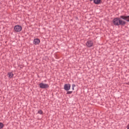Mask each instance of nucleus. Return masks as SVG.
<instances>
[{
    "label": "nucleus",
    "instance_id": "nucleus-7",
    "mask_svg": "<svg viewBox=\"0 0 129 129\" xmlns=\"http://www.w3.org/2000/svg\"><path fill=\"white\" fill-rule=\"evenodd\" d=\"M33 44L34 45H39V44H40V39L38 38L34 39L33 41Z\"/></svg>",
    "mask_w": 129,
    "mask_h": 129
},
{
    "label": "nucleus",
    "instance_id": "nucleus-13",
    "mask_svg": "<svg viewBox=\"0 0 129 129\" xmlns=\"http://www.w3.org/2000/svg\"><path fill=\"white\" fill-rule=\"evenodd\" d=\"M72 93V91H68L67 94H71Z\"/></svg>",
    "mask_w": 129,
    "mask_h": 129
},
{
    "label": "nucleus",
    "instance_id": "nucleus-11",
    "mask_svg": "<svg viewBox=\"0 0 129 129\" xmlns=\"http://www.w3.org/2000/svg\"><path fill=\"white\" fill-rule=\"evenodd\" d=\"M76 87V85L75 84L72 85V90H74V88Z\"/></svg>",
    "mask_w": 129,
    "mask_h": 129
},
{
    "label": "nucleus",
    "instance_id": "nucleus-9",
    "mask_svg": "<svg viewBox=\"0 0 129 129\" xmlns=\"http://www.w3.org/2000/svg\"><path fill=\"white\" fill-rule=\"evenodd\" d=\"M8 75L9 78H13L14 77V74L13 73H8Z\"/></svg>",
    "mask_w": 129,
    "mask_h": 129
},
{
    "label": "nucleus",
    "instance_id": "nucleus-2",
    "mask_svg": "<svg viewBox=\"0 0 129 129\" xmlns=\"http://www.w3.org/2000/svg\"><path fill=\"white\" fill-rule=\"evenodd\" d=\"M39 86L40 88H42V89H46V88H49V85H48L47 84H45L44 83H39Z\"/></svg>",
    "mask_w": 129,
    "mask_h": 129
},
{
    "label": "nucleus",
    "instance_id": "nucleus-10",
    "mask_svg": "<svg viewBox=\"0 0 129 129\" xmlns=\"http://www.w3.org/2000/svg\"><path fill=\"white\" fill-rule=\"evenodd\" d=\"M4 127V123L0 122V129L3 128Z\"/></svg>",
    "mask_w": 129,
    "mask_h": 129
},
{
    "label": "nucleus",
    "instance_id": "nucleus-1",
    "mask_svg": "<svg viewBox=\"0 0 129 129\" xmlns=\"http://www.w3.org/2000/svg\"><path fill=\"white\" fill-rule=\"evenodd\" d=\"M113 24L115 26H119L120 25H125V22L124 21L122 20L120 18H116L113 19Z\"/></svg>",
    "mask_w": 129,
    "mask_h": 129
},
{
    "label": "nucleus",
    "instance_id": "nucleus-6",
    "mask_svg": "<svg viewBox=\"0 0 129 129\" xmlns=\"http://www.w3.org/2000/svg\"><path fill=\"white\" fill-rule=\"evenodd\" d=\"M121 19H122V20H125L127 22H129V16H121L120 17Z\"/></svg>",
    "mask_w": 129,
    "mask_h": 129
},
{
    "label": "nucleus",
    "instance_id": "nucleus-3",
    "mask_svg": "<svg viewBox=\"0 0 129 129\" xmlns=\"http://www.w3.org/2000/svg\"><path fill=\"white\" fill-rule=\"evenodd\" d=\"M22 29V26L20 25H16L14 27V31L15 32H21Z\"/></svg>",
    "mask_w": 129,
    "mask_h": 129
},
{
    "label": "nucleus",
    "instance_id": "nucleus-5",
    "mask_svg": "<svg viewBox=\"0 0 129 129\" xmlns=\"http://www.w3.org/2000/svg\"><path fill=\"white\" fill-rule=\"evenodd\" d=\"M71 88V85H70V84H66L64 85V89L67 91H68V90H70Z\"/></svg>",
    "mask_w": 129,
    "mask_h": 129
},
{
    "label": "nucleus",
    "instance_id": "nucleus-14",
    "mask_svg": "<svg viewBox=\"0 0 129 129\" xmlns=\"http://www.w3.org/2000/svg\"><path fill=\"white\" fill-rule=\"evenodd\" d=\"M90 1H93V0H90Z\"/></svg>",
    "mask_w": 129,
    "mask_h": 129
},
{
    "label": "nucleus",
    "instance_id": "nucleus-12",
    "mask_svg": "<svg viewBox=\"0 0 129 129\" xmlns=\"http://www.w3.org/2000/svg\"><path fill=\"white\" fill-rule=\"evenodd\" d=\"M38 113H39V114H42V113H43V111H42L41 110H39L38 112Z\"/></svg>",
    "mask_w": 129,
    "mask_h": 129
},
{
    "label": "nucleus",
    "instance_id": "nucleus-8",
    "mask_svg": "<svg viewBox=\"0 0 129 129\" xmlns=\"http://www.w3.org/2000/svg\"><path fill=\"white\" fill-rule=\"evenodd\" d=\"M94 3L95 5H100L101 4V0H94Z\"/></svg>",
    "mask_w": 129,
    "mask_h": 129
},
{
    "label": "nucleus",
    "instance_id": "nucleus-4",
    "mask_svg": "<svg viewBox=\"0 0 129 129\" xmlns=\"http://www.w3.org/2000/svg\"><path fill=\"white\" fill-rule=\"evenodd\" d=\"M86 45L87 47H88L89 48H90L91 47L93 46V41H91V40H88L86 43Z\"/></svg>",
    "mask_w": 129,
    "mask_h": 129
}]
</instances>
